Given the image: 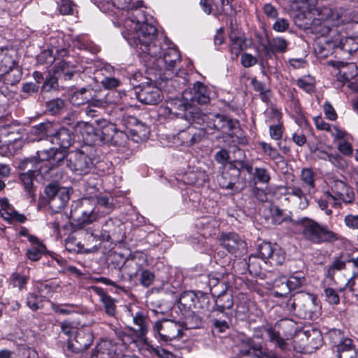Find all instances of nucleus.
I'll list each match as a JSON object with an SVG mask.
<instances>
[{"instance_id": "nucleus-1", "label": "nucleus", "mask_w": 358, "mask_h": 358, "mask_svg": "<svg viewBox=\"0 0 358 358\" xmlns=\"http://www.w3.org/2000/svg\"><path fill=\"white\" fill-rule=\"evenodd\" d=\"M135 32L129 34L127 41L134 47L139 54H145L156 58L160 68L172 71L180 61L178 49L166 37L159 38L155 26L137 23Z\"/></svg>"}, {"instance_id": "nucleus-2", "label": "nucleus", "mask_w": 358, "mask_h": 358, "mask_svg": "<svg viewBox=\"0 0 358 358\" xmlns=\"http://www.w3.org/2000/svg\"><path fill=\"white\" fill-rule=\"evenodd\" d=\"M113 199L112 196H99L96 200L91 198H83L71 209L70 219L73 224L81 228L85 224H90L98 218L96 212V203L104 208L107 213L113 208Z\"/></svg>"}, {"instance_id": "nucleus-3", "label": "nucleus", "mask_w": 358, "mask_h": 358, "mask_svg": "<svg viewBox=\"0 0 358 358\" xmlns=\"http://www.w3.org/2000/svg\"><path fill=\"white\" fill-rule=\"evenodd\" d=\"M38 161L34 158H28L21 160L18 164L20 170L27 172H38L45 177L54 167L59 166L64 162L65 155L63 152L55 149H48L38 151Z\"/></svg>"}, {"instance_id": "nucleus-4", "label": "nucleus", "mask_w": 358, "mask_h": 358, "mask_svg": "<svg viewBox=\"0 0 358 358\" xmlns=\"http://www.w3.org/2000/svg\"><path fill=\"white\" fill-rule=\"evenodd\" d=\"M296 225L301 238L314 245L334 243L339 239L338 235L331 231L327 226L322 225L315 220L305 217L299 220Z\"/></svg>"}, {"instance_id": "nucleus-5", "label": "nucleus", "mask_w": 358, "mask_h": 358, "mask_svg": "<svg viewBox=\"0 0 358 358\" xmlns=\"http://www.w3.org/2000/svg\"><path fill=\"white\" fill-rule=\"evenodd\" d=\"M201 324V320L197 316L187 317L185 322H176L171 320L157 321L153 327L155 334L164 342L180 338L184 329H195Z\"/></svg>"}, {"instance_id": "nucleus-6", "label": "nucleus", "mask_w": 358, "mask_h": 358, "mask_svg": "<svg viewBox=\"0 0 358 358\" xmlns=\"http://www.w3.org/2000/svg\"><path fill=\"white\" fill-rule=\"evenodd\" d=\"M193 93L185 90L181 98L173 99L170 101L169 108L172 110L187 111L196 110L197 105L206 104L210 101V96L207 87L201 82H196L193 85Z\"/></svg>"}, {"instance_id": "nucleus-7", "label": "nucleus", "mask_w": 358, "mask_h": 358, "mask_svg": "<svg viewBox=\"0 0 358 358\" xmlns=\"http://www.w3.org/2000/svg\"><path fill=\"white\" fill-rule=\"evenodd\" d=\"M92 151V147L85 145L80 150L71 152L66 159L68 167L77 175L87 174L92 169L95 159Z\"/></svg>"}, {"instance_id": "nucleus-8", "label": "nucleus", "mask_w": 358, "mask_h": 358, "mask_svg": "<svg viewBox=\"0 0 358 358\" xmlns=\"http://www.w3.org/2000/svg\"><path fill=\"white\" fill-rule=\"evenodd\" d=\"M145 80L139 85L133 83L135 94L141 103L157 104L161 100V90L152 83L151 79L146 78Z\"/></svg>"}, {"instance_id": "nucleus-9", "label": "nucleus", "mask_w": 358, "mask_h": 358, "mask_svg": "<svg viewBox=\"0 0 358 358\" xmlns=\"http://www.w3.org/2000/svg\"><path fill=\"white\" fill-rule=\"evenodd\" d=\"M306 282V279L301 273H294L289 276L288 279L282 276L275 280V287L282 285V290H275L273 296L276 297L285 296L290 291L302 287Z\"/></svg>"}, {"instance_id": "nucleus-10", "label": "nucleus", "mask_w": 358, "mask_h": 358, "mask_svg": "<svg viewBox=\"0 0 358 358\" xmlns=\"http://www.w3.org/2000/svg\"><path fill=\"white\" fill-rule=\"evenodd\" d=\"M258 254L263 260H268L271 264L280 265L285 259V252L281 248L264 242L259 245Z\"/></svg>"}, {"instance_id": "nucleus-11", "label": "nucleus", "mask_w": 358, "mask_h": 358, "mask_svg": "<svg viewBox=\"0 0 358 358\" xmlns=\"http://www.w3.org/2000/svg\"><path fill=\"white\" fill-rule=\"evenodd\" d=\"M101 122L104 123V143L118 147H125L127 145L129 141L127 134L117 129L113 124L107 123L105 120H103Z\"/></svg>"}, {"instance_id": "nucleus-12", "label": "nucleus", "mask_w": 358, "mask_h": 358, "mask_svg": "<svg viewBox=\"0 0 358 358\" xmlns=\"http://www.w3.org/2000/svg\"><path fill=\"white\" fill-rule=\"evenodd\" d=\"M113 4L117 7L119 9H128V10H133L134 9L136 14H132V16L130 17L129 22L132 23V24L129 25L131 29L134 30H130L127 33L126 35H124V38L127 39L129 34L134 33L136 31V29H138V26L136 27V24L137 23H139L140 24L143 23H145L143 21V17L142 19L138 18V15L139 14H141V12L138 10L137 8L139 7H141L142 3L140 1L136 2V6H134V3H131V0H112Z\"/></svg>"}, {"instance_id": "nucleus-13", "label": "nucleus", "mask_w": 358, "mask_h": 358, "mask_svg": "<svg viewBox=\"0 0 358 358\" xmlns=\"http://www.w3.org/2000/svg\"><path fill=\"white\" fill-rule=\"evenodd\" d=\"M220 241L221 245L231 254H236L246 249L245 242L236 233L222 234Z\"/></svg>"}, {"instance_id": "nucleus-14", "label": "nucleus", "mask_w": 358, "mask_h": 358, "mask_svg": "<svg viewBox=\"0 0 358 358\" xmlns=\"http://www.w3.org/2000/svg\"><path fill=\"white\" fill-rule=\"evenodd\" d=\"M93 336L90 331L84 329L78 330L73 339L69 340V348L74 352L87 350L92 343Z\"/></svg>"}, {"instance_id": "nucleus-15", "label": "nucleus", "mask_w": 358, "mask_h": 358, "mask_svg": "<svg viewBox=\"0 0 358 358\" xmlns=\"http://www.w3.org/2000/svg\"><path fill=\"white\" fill-rule=\"evenodd\" d=\"M240 173V169L230 166L227 170L224 171L218 177L217 180L220 186L223 189H230L234 192H238V189L236 187V184L238 180Z\"/></svg>"}, {"instance_id": "nucleus-16", "label": "nucleus", "mask_w": 358, "mask_h": 358, "mask_svg": "<svg viewBox=\"0 0 358 358\" xmlns=\"http://www.w3.org/2000/svg\"><path fill=\"white\" fill-rule=\"evenodd\" d=\"M123 224L120 220L117 219H108L103 224L101 227V236L103 240L109 241L120 238Z\"/></svg>"}, {"instance_id": "nucleus-17", "label": "nucleus", "mask_w": 358, "mask_h": 358, "mask_svg": "<svg viewBox=\"0 0 358 358\" xmlns=\"http://www.w3.org/2000/svg\"><path fill=\"white\" fill-rule=\"evenodd\" d=\"M285 195L290 197L292 201L296 204L300 209H305L308 207L309 202L307 198V193L303 187L298 185H287L285 187Z\"/></svg>"}, {"instance_id": "nucleus-18", "label": "nucleus", "mask_w": 358, "mask_h": 358, "mask_svg": "<svg viewBox=\"0 0 358 358\" xmlns=\"http://www.w3.org/2000/svg\"><path fill=\"white\" fill-rule=\"evenodd\" d=\"M327 64L338 70V80L343 83L349 81L357 74V66L355 63L330 60Z\"/></svg>"}, {"instance_id": "nucleus-19", "label": "nucleus", "mask_w": 358, "mask_h": 358, "mask_svg": "<svg viewBox=\"0 0 358 358\" xmlns=\"http://www.w3.org/2000/svg\"><path fill=\"white\" fill-rule=\"evenodd\" d=\"M50 142L53 144L58 145L59 148H52L51 149L57 150V151H61L66 155L65 149L68 148L72 143L73 138L71 133L69 129L66 128L59 129L55 134L51 135L50 136ZM66 157V155H65ZM66 159V157H64ZM62 162L60 164L64 163Z\"/></svg>"}, {"instance_id": "nucleus-20", "label": "nucleus", "mask_w": 358, "mask_h": 358, "mask_svg": "<svg viewBox=\"0 0 358 358\" xmlns=\"http://www.w3.org/2000/svg\"><path fill=\"white\" fill-rule=\"evenodd\" d=\"M101 121L96 120V122L99 124ZM101 129H94V127L90 124H87L82 132V135L85 141L90 145H99L103 143V132H104V123L102 122Z\"/></svg>"}, {"instance_id": "nucleus-21", "label": "nucleus", "mask_w": 358, "mask_h": 358, "mask_svg": "<svg viewBox=\"0 0 358 358\" xmlns=\"http://www.w3.org/2000/svg\"><path fill=\"white\" fill-rule=\"evenodd\" d=\"M300 313L304 317L314 319L320 313V306L317 303L316 297L313 294H302Z\"/></svg>"}, {"instance_id": "nucleus-22", "label": "nucleus", "mask_w": 358, "mask_h": 358, "mask_svg": "<svg viewBox=\"0 0 358 358\" xmlns=\"http://www.w3.org/2000/svg\"><path fill=\"white\" fill-rule=\"evenodd\" d=\"M331 193L340 198L344 203H352L355 199L352 189L340 180H334L331 185Z\"/></svg>"}, {"instance_id": "nucleus-23", "label": "nucleus", "mask_w": 358, "mask_h": 358, "mask_svg": "<svg viewBox=\"0 0 358 358\" xmlns=\"http://www.w3.org/2000/svg\"><path fill=\"white\" fill-rule=\"evenodd\" d=\"M115 356L116 346L111 341L104 340L96 346L92 358H115Z\"/></svg>"}, {"instance_id": "nucleus-24", "label": "nucleus", "mask_w": 358, "mask_h": 358, "mask_svg": "<svg viewBox=\"0 0 358 358\" xmlns=\"http://www.w3.org/2000/svg\"><path fill=\"white\" fill-rule=\"evenodd\" d=\"M133 322L137 327L134 331L139 338H143L149 329L150 319L148 316L143 312L138 311L133 316Z\"/></svg>"}, {"instance_id": "nucleus-25", "label": "nucleus", "mask_w": 358, "mask_h": 358, "mask_svg": "<svg viewBox=\"0 0 358 358\" xmlns=\"http://www.w3.org/2000/svg\"><path fill=\"white\" fill-rule=\"evenodd\" d=\"M217 299L214 310L220 313H225L226 309H231L234 305V300L231 293L226 289L216 294Z\"/></svg>"}, {"instance_id": "nucleus-26", "label": "nucleus", "mask_w": 358, "mask_h": 358, "mask_svg": "<svg viewBox=\"0 0 358 358\" xmlns=\"http://www.w3.org/2000/svg\"><path fill=\"white\" fill-rule=\"evenodd\" d=\"M2 208L0 210V214L1 217L8 222L17 221L20 223H23L26 220V217L13 210L6 199L1 200Z\"/></svg>"}, {"instance_id": "nucleus-27", "label": "nucleus", "mask_w": 358, "mask_h": 358, "mask_svg": "<svg viewBox=\"0 0 358 358\" xmlns=\"http://www.w3.org/2000/svg\"><path fill=\"white\" fill-rule=\"evenodd\" d=\"M69 200V194L66 189H62L57 194V196L48 201L50 208L55 213H59L62 210Z\"/></svg>"}, {"instance_id": "nucleus-28", "label": "nucleus", "mask_w": 358, "mask_h": 358, "mask_svg": "<svg viewBox=\"0 0 358 358\" xmlns=\"http://www.w3.org/2000/svg\"><path fill=\"white\" fill-rule=\"evenodd\" d=\"M238 125V121L229 118L221 113H216L214 115L212 127L217 130H231L236 129ZM211 127V126H209Z\"/></svg>"}, {"instance_id": "nucleus-29", "label": "nucleus", "mask_w": 358, "mask_h": 358, "mask_svg": "<svg viewBox=\"0 0 358 358\" xmlns=\"http://www.w3.org/2000/svg\"><path fill=\"white\" fill-rule=\"evenodd\" d=\"M134 122L136 123L134 127L129 129L131 139L136 143L147 140L150 134L149 128L144 124L138 122L136 119H134Z\"/></svg>"}, {"instance_id": "nucleus-30", "label": "nucleus", "mask_w": 358, "mask_h": 358, "mask_svg": "<svg viewBox=\"0 0 358 358\" xmlns=\"http://www.w3.org/2000/svg\"><path fill=\"white\" fill-rule=\"evenodd\" d=\"M206 132L204 129H196L194 132H182L180 138L182 143L186 146H192L201 142L206 136Z\"/></svg>"}, {"instance_id": "nucleus-31", "label": "nucleus", "mask_w": 358, "mask_h": 358, "mask_svg": "<svg viewBox=\"0 0 358 358\" xmlns=\"http://www.w3.org/2000/svg\"><path fill=\"white\" fill-rule=\"evenodd\" d=\"M54 71L65 80H71L76 72V66L65 60L58 62L54 67Z\"/></svg>"}, {"instance_id": "nucleus-32", "label": "nucleus", "mask_w": 358, "mask_h": 358, "mask_svg": "<svg viewBox=\"0 0 358 358\" xmlns=\"http://www.w3.org/2000/svg\"><path fill=\"white\" fill-rule=\"evenodd\" d=\"M35 173L36 172H25L20 176V179L24 188L32 201L35 200V187L34 186V180L36 177Z\"/></svg>"}, {"instance_id": "nucleus-33", "label": "nucleus", "mask_w": 358, "mask_h": 358, "mask_svg": "<svg viewBox=\"0 0 358 358\" xmlns=\"http://www.w3.org/2000/svg\"><path fill=\"white\" fill-rule=\"evenodd\" d=\"M338 358H357V352L350 339H345L338 345Z\"/></svg>"}, {"instance_id": "nucleus-34", "label": "nucleus", "mask_w": 358, "mask_h": 358, "mask_svg": "<svg viewBox=\"0 0 358 358\" xmlns=\"http://www.w3.org/2000/svg\"><path fill=\"white\" fill-rule=\"evenodd\" d=\"M15 62L6 49L0 50V76L10 72L14 66Z\"/></svg>"}, {"instance_id": "nucleus-35", "label": "nucleus", "mask_w": 358, "mask_h": 358, "mask_svg": "<svg viewBox=\"0 0 358 358\" xmlns=\"http://www.w3.org/2000/svg\"><path fill=\"white\" fill-rule=\"evenodd\" d=\"M301 180L303 188L307 193H312L315 188V175L311 169H303L301 173Z\"/></svg>"}, {"instance_id": "nucleus-36", "label": "nucleus", "mask_w": 358, "mask_h": 358, "mask_svg": "<svg viewBox=\"0 0 358 358\" xmlns=\"http://www.w3.org/2000/svg\"><path fill=\"white\" fill-rule=\"evenodd\" d=\"M245 343L253 350L255 356L258 358H277L275 356H269L267 351L263 348L261 343L255 342V341L250 338H246Z\"/></svg>"}, {"instance_id": "nucleus-37", "label": "nucleus", "mask_w": 358, "mask_h": 358, "mask_svg": "<svg viewBox=\"0 0 358 358\" xmlns=\"http://www.w3.org/2000/svg\"><path fill=\"white\" fill-rule=\"evenodd\" d=\"M176 116L186 120L189 124L201 125L204 123L206 113H177Z\"/></svg>"}, {"instance_id": "nucleus-38", "label": "nucleus", "mask_w": 358, "mask_h": 358, "mask_svg": "<svg viewBox=\"0 0 358 358\" xmlns=\"http://www.w3.org/2000/svg\"><path fill=\"white\" fill-rule=\"evenodd\" d=\"M347 261L342 260L341 257H336L331 265L327 268L326 276L331 280L334 278L335 272L341 271L345 268Z\"/></svg>"}, {"instance_id": "nucleus-39", "label": "nucleus", "mask_w": 358, "mask_h": 358, "mask_svg": "<svg viewBox=\"0 0 358 358\" xmlns=\"http://www.w3.org/2000/svg\"><path fill=\"white\" fill-rule=\"evenodd\" d=\"M58 10L61 15H73L76 5L71 0H59L57 3Z\"/></svg>"}, {"instance_id": "nucleus-40", "label": "nucleus", "mask_w": 358, "mask_h": 358, "mask_svg": "<svg viewBox=\"0 0 358 358\" xmlns=\"http://www.w3.org/2000/svg\"><path fill=\"white\" fill-rule=\"evenodd\" d=\"M196 296L193 292H188L182 294L180 299L179 303L185 308L188 309L196 308L195 299Z\"/></svg>"}, {"instance_id": "nucleus-41", "label": "nucleus", "mask_w": 358, "mask_h": 358, "mask_svg": "<svg viewBox=\"0 0 358 358\" xmlns=\"http://www.w3.org/2000/svg\"><path fill=\"white\" fill-rule=\"evenodd\" d=\"M255 178L257 182L268 185L271 180V176L268 169L264 167H255L254 171Z\"/></svg>"}, {"instance_id": "nucleus-42", "label": "nucleus", "mask_w": 358, "mask_h": 358, "mask_svg": "<svg viewBox=\"0 0 358 358\" xmlns=\"http://www.w3.org/2000/svg\"><path fill=\"white\" fill-rule=\"evenodd\" d=\"M101 301L104 305L106 313L110 316H114L115 314V305L113 299L110 296L101 292Z\"/></svg>"}, {"instance_id": "nucleus-43", "label": "nucleus", "mask_w": 358, "mask_h": 358, "mask_svg": "<svg viewBox=\"0 0 358 358\" xmlns=\"http://www.w3.org/2000/svg\"><path fill=\"white\" fill-rule=\"evenodd\" d=\"M229 41L231 52L237 56L243 49V40L235 33L231 32L229 35Z\"/></svg>"}, {"instance_id": "nucleus-44", "label": "nucleus", "mask_w": 358, "mask_h": 358, "mask_svg": "<svg viewBox=\"0 0 358 358\" xmlns=\"http://www.w3.org/2000/svg\"><path fill=\"white\" fill-rule=\"evenodd\" d=\"M271 47L276 52H285L287 50L288 42L282 37H274L269 39Z\"/></svg>"}, {"instance_id": "nucleus-45", "label": "nucleus", "mask_w": 358, "mask_h": 358, "mask_svg": "<svg viewBox=\"0 0 358 358\" xmlns=\"http://www.w3.org/2000/svg\"><path fill=\"white\" fill-rule=\"evenodd\" d=\"M267 336L271 342H273L281 350H285L286 347V342L280 337L279 332L275 331L272 328L266 329Z\"/></svg>"}, {"instance_id": "nucleus-46", "label": "nucleus", "mask_w": 358, "mask_h": 358, "mask_svg": "<svg viewBox=\"0 0 358 358\" xmlns=\"http://www.w3.org/2000/svg\"><path fill=\"white\" fill-rule=\"evenodd\" d=\"M45 247L43 244H38L29 248L27 251V257L31 261H38L41 259Z\"/></svg>"}, {"instance_id": "nucleus-47", "label": "nucleus", "mask_w": 358, "mask_h": 358, "mask_svg": "<svg viewBox=\"0 0 358 358\" xmlns=\"http://www.w3.org/2000/svg\"><path fill=\"white\" fill-rule=\"evenodd\" d=\"M317 13L318 19L320 20H334L338 19V17H335V15L331 8L323 6L318 7L315 10Z\"/></svg>"}, {"instance_id": "nucleus-48", "label": "nucleus", "mask_w": 358, "mask_h": 358, "mask_svg": "<svg viewBox=\"0 0 358 358\" xmlns=\"http://www.w3.org/2000/svg\"><path fill=\"white\" fill-rule=\"evenodd\" d=\"M50 307L56 313L69 315L73 312L71 308H74L75 305L73 303L57 304L56 303L51 302Z\"/></svg>"}, {"instance_id": "nucleus-49", "label": "nucleus", "mask_w": 358, "mask_h": 358, "mask_svg": "<svg viewBox=\"0 0 358 358\" xmlns=\"http://www.w3.org/2000/svg\"><path fill=\"white\" fill-rule=\"evenodd\" d=\"M225 319L216 318L213 320V326L219 332H224L229 329L230 317L227 313H223Z\"/></svg>"}, {"instance_id": "nucleus-50", "label": "nucleus", "mask_w": 358, "mask_h": 358, "mask_svg": "<svg viewBox=\"0 0 358 358\" xmlns=\"http://www.w3.org/2000/svg\"><path fill=\"white\" fill-rule=\"evenodd\" d=\"M66 103L62 99H55L46 103V108L48 112H58L64 110Z\"/></svg>"}, {"instance_id": "nucleus-51", "label": "nucleus", "mask_w": 358, "mask_h": 358, "mask_svg": "<svg viewBox=\"0 0 358 358\" xmlns=\"http://www.w3.org/2000/svg\"><path fill=\"white\" fill-rule=\"evenodd\" d=\"M37 61L41 64L51 65L55 62L52 50H45L37 57Z\"/></svg>"}, {"instance_id": "nucleus-52", "label": "nucleus", "mask_w": 358, "mask_h": 358, "mask_svg": "<svg viewBox=\"0 0 358 358\" xmlns=\"http://www.w3.org/2000/svg\"><path fill=\"white\" fill-rule=\"evenodd\" d=\"M58 89V78L55 76H48L46 77L42 86V91L50 92L52 90H57Z\"/></svg>"}, {"instance_id": "nucleus-53", "label": "nucleus", "mask_w": 358, "mask_h": 358, "mask_svg": "<svg viewBox=\"0 0 358 358\" xmlns=\"http://www.w3.org/2000/svg\"><path fill=\"white\" fill-rule=\"evenodd\" d=\"M296 84L299 87L308 93L312 92L315 89L314 83L310 78H299L297 80Z\"/></svg>"}, {"instance_id": "nucleus-54", "label": "nucleus", "mask_w": 358, "mask_h": 358, "mask_svg": "<svg viewBox=\"0 0 358 358\" xmlns=\"http://www.w3.org/2000/svg\"><path fill=\"white\" fill-rule=\"evenodd\" d=\"M154 273L150 271L145 269L142 271L139 280L140 283L143 286L148 287L152 285L154 281Z\"/></svg>"}, {"instance_id": "nucleus-55", "label": "nucleus", "mask_w": 358, "mask_h": 358, "mask_svg": "<svg viewBox=\"0 0 358 358\" xmlns=\"http://www.w3.org/2000/svg\"><path fill=\"white\" fill-rule=\"evenodd\" d=\"M324 295L327 301L331 305H338L340 303V298L338 293L333 288H326Z\"/></svg>"}, {"instance_id": "nucleus-56", "label": "nucleus", "mask_w": 358, "mask_h": 358, "mask_svg": "<svg viewBox=\"0 0 358 358\" xmlns=\"http://www.w3.org/2000/svg\"><path fill=\"white\" fill-rule=\"evenodd\" d=\"M113 331L122 345H128L130 343L134 342V340L131 336L127 334L120 329L115 328L113 329Z\"/></svg>"}, {"instance_id": "nucleus-57", "label": "nucleus", "mask_w": 358, "mask_h": 358, "mask_svg": "<svg viewBox=\"0 0 358 358\" xmlns=\"http://www.w3.org/2000/svg\"><path fill=\"white\" fill-rule=\"evenodd\" d=\"M208 285L210 292L213 296H216V294L220 292L217 290L218 287H220L222 290L227 288L223 282H220L218 278L214 277L209 278Z\"/></svg>"}, {"instance_id": "nucleus-58", "label": "nucleus", "mask_w": 358, "mask_h": 358, "mask_svg": "<svg viewBox=\"0 0 358 358\" xmlns=\"http://www.w3.org/2000/svg\"><path fill=\"white\" fill-rule=\"evenodd\" d=\"M177 78H175L166 79L164 81L162 80L160 83L161 87L164 88V90L167 91L168 92H171L176 90L179 85Z\"/></svg>"}, {"instance_id": "nucleus-59", "label": "nucleus", "mask_w": 358, "mask_h": 358, "mask_svg": "<svg viewBox=\"0 0 358 358\" xmlns=\"http://www.w3.org/2000/svg\"><path fill=\"white\" fill-rule=\"evenodd\" d=\"M28 278L25 275H22L19 273H15L11 275L12 284L14 287H18L22 289L27 282Z\"/></svg>"}, {"instance_id": "nucleus-60", "label": "nucleus", "mask_w": 358, "mask_h": 358, "mask_svg": "<svg viewBox=\"0 0 358 358\" xmlns=\"http://www.w3.org/2000/svg\"><path fill=\"white\" fill-rule=\"evenodd\" d=\"M62 189L65 188L59 187V185L56 183H50L47 185L45 188V194L48 199V201H50V199L55 197V196H57V194Z\"/></svg>"}, {"instance_id": "nucleus-61", "label": "nucleus", "mask_w": 358, "mask_h": 358, "mask_svg": "<svg viewBox=\"0 0 358 358\" xmlns=\"http://www.w3.org/2000/svg\"><path fill=\"white\" fill-rule=\"evenodd\" d=\"M241 62L244 67L248 68L256 64L257 63V59L251 54L243 53L241 57Z\"/></svg>"}, {"instance_id": "nucleus-62", "label": "nucleus", "mask_w": 358, "mask_h": 358, "mask_svg": "<svg viewBox=\"0 0 358 358\" xmlns=\"http://www.w3.org/2000/svg\"><path fill=\"white\" fill-rule=\"evenodd\" d=\"M259 145L264 152L265 154L268 155L271 159H275L279 157V154L276 149L273 148L270 144L265 142H260Z\"/></svg>"}, {"instance_id": "nucleus-63", "label": "nucleus", "mask_w": 358, "mask_h": 358, "mask_svg": "<svg viewBox=\"0 0 358 358\" xmlns=\"http://www.w3.org/2000/svg\"><path fill=\"white\" fill-rule=\"evenodd\" d=\"M337 147L339 152L345 155L349 156L352 154V147L346 140L338 141Z\"/></svg>"}, {"instance_id": "nucleus-64", "label": "nucleus", "mask_w": 358, "mask_h": 358, "mask_svg": "<svg viewBox=\"0 0 358 358\" xmlns=\"http://www.w3.org/2000/svg\"><path fill=\"white\" fill-rule=\"evenodd\" d=\"M344 223L350 229H358V215H347L344 218Z\"/></svg>"}]
</instances>
